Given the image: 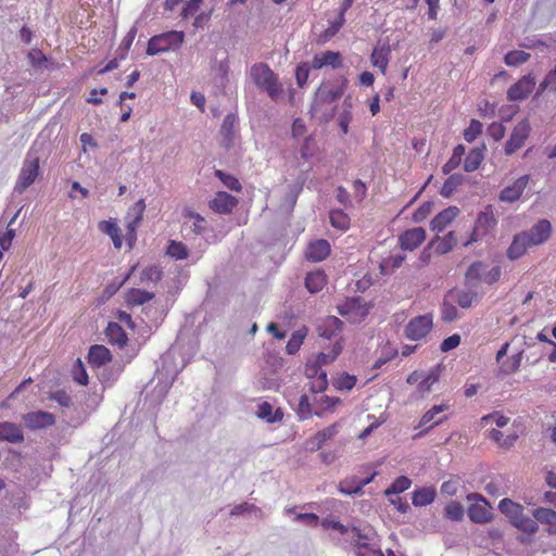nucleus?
<instances>
[{
	"label": "nucleus",
	"instance_id": "nucleus-23",
	"mask_svg": "<svg viewBox=\"0 0 556 556\" xmlns=\"http://www.w3.org/2000/svg\"><path fill=\"white\" fill-rule=\"evenodd\" d=\"M330 244L325 239L311 242L305 251V257L312 262H321L330 254Z\"/></svg>",
	"mask_w": 556,
	"mask_h": 556
},
{
	"label": "nucleus",
	"instance_id": "nucleus-35",
	"mask_svg": "<svg viewBox=\"0 0 556 556\" xmlns=\"http://www.w3.org/2000/svg\"><path fill=\"white\" fill-rule=\"evenodd\" d=\"M327 285V276L321 270L311 271L305 278V287L311 293H317Z\"/></svg>",
	"mask_w": 556,
	"mask_h": 556
},
{
	"label": "nucleus",
	"instance_id": "nucleus-26",
	"mask_svg": "<svg viewBox=\"0 0 556 556\" xmlns=\"http://www.w3.org/2000/svg\"><path fill=\"white\" fill-rule=\"evenodd\" d=\"M459 214V208L456 206H448L441 211L431 220V229L437 232H442L447 226H450Z\"/></svg>",
	"mask_w": 556,
	"mask_h": 556
},
{
	"label": "nucleus",
	"instance_id": "nucleus-4",
	"mask_svg": "<svg viewBox=\"0 0 556 556\" xmlns=\"http://www.w3.org/2000/svg\"><path fill=\"white\" fill-rule=\"evenodd\" d=\"M250 76L258 89L265 91L276 101L282 93V86L278 75L266 63H255L250 68Z\"/></svg>",
	"mask_w": 556,
	"mask_h": 556
},
{
	"label": "nucleus",
	"instance_id": "nucleus-21",
	"mask_svg": "<svg viewBox=\"0 0 556 556\" xmlns=\"http://www.w3.org/2000/svg\"><path fill=\"white\" fill-rule=\"evenodd\" d=\"M375 476L376 472L363 480H358L356 477L345 478L338 485L339 492L345 495L362 494L364 486L369 484Z\"/></svg>",
	"mask_w": 556,
	"mask_h": 556
},
{
	"label": "nucleus",
	"instance_id": "nucleus-37",
	"mask_svg": "<svg viewBox=\"0 0 556 556\" xmlns=\"http://www.w3.org/2000/svg\"><path fill=\"white\" fill-rule=\"evenodd\" d=\"M435 496V489L433 486H426L413 492L412 502L414 506H427L434 501Z\"/></svg>",
	"mask_w": 556,
	"mask_h": 556
},
{
	"label": "nucleus",
	"instance_id": "nucleus-3",
	"mask_svg": "<svg viewBox=\"0 0 556 556\" xmlns=\"http://www.w3.org/2000/svg\"><path fill=\"white\" fill-rule=\"evenodd\" d=\"M346 87L348 79L344 76L323 81L315 92L314 101L312 103L313 114H317L323 111L326 105H332L343 96Z\"/></svg>",
	"mask_w": 556,
	"mask_h": 556
},
{
	"label": "nucleus",
	"instance_id": "nucleus-32",
	"mask_svg": "<svg viewBox=\"0 0 556 556\" xmlns=\"http://www.w3.org/2000/svg\"><path fill=\"white\" fill-rule=\"evenodd\" d=\"M533 517L538 522L547 526V532L549 534H556V511L549 508L540 507L534 509Z\"/></svg>",
	"mask_w": 556,
	"mask_h": 556
},
{
	"label": "nucleus",
	"instance_id": "nucleus-29",
	"mask_svg": "<svg viewBox=\"0 0 556 556\" xmlns=\"http://www.w3.org/2000/svg\"><path fill=\"white\" fill-rule=\"evenodd\" d=\"M99 229L108 235L115 249L121 250L123 245L122 230L115 219L102 220L99 223Z\"/></svg>",
	"mask_w": 556,
	"mask_h": 556
},
{
	"label": "nucleus",
	"instance_id": "nucleus-57",
	"mask_svg": "<svg viewBox=\"0 0 556 556\" xmlns=\"http://www.w3.org/2000/svg\"><path fill=\"white\" fill-rule=\"evenodd\" d=\"M356 384V377L346 372L337 377L333 381V386L338 390H351Z\"/></svg>",
	"mask_w": 556,
	"mask_h": 556
},
{
	"label": "nucleus",
	"instance_id": "nucleus-59",
	"mask_svg": "<svg viewBox=\"0 0 556 556\" xmlns=\"http://www.w3.org/2000/svg\"><path fill=\"white\" fill-rule=\"evenodd\" d=\"M296 413L300 419H306L314 414V409L309 403V399L306 394H303L298 404Z\"/></svg>",
	"mask_w": 556,
	"mask_h": 556
},
{
	"label": "nucleus",
	"instance_id": "nucleus-2",
	"mask_svg": "<svg viewBox=\"0 0 556 556\" xmlns=\"http://www.w3.org/2000/svg\"><path fill=\"white\" fill-rule=\"evenodd\" d=\"M342 348V338H340L336 341L329 354L319 353L315 362H308L306 364L305 375L309 379V390L313 393H319L327 389V372L321 368V366L334 361L341 353Z\"/></svg>",
	"mask_w": 556,
	"mask_h": 556
},
{
	"label": "nucleus",
	"instance_id": "nucleus-47",
	"mask_svg": "<svg viewBox=\"0 0 556 556\" xmlns=\"http://www.w3.org/2000/svg\"><path fill=\"white\" fill-rule=\"evenodd\" d=\"M306 334H307V330L305 327L293 332L286 345L287 353L295 354L300 350L301 345L303 344V341H304Z\"/></svg>",
	"mask_w": 556,
	"mask_h": 556
},
{
	"label": "nucleus",
	"instance_id": "nucleus-40",
	"mask_svg": "<svg viewBox=\"0 0 556 556\" xmlns=\"http://www.w3.org/2000/svg\"><path fill=\"white\" fill-rule=\"evenodd\" d=\"M330 224L333 228L341 231H346L350 228L351 219L350 216L340 208L332 210L329 213Z\"/></svg>",
	"mask_w": 556,
	"mask_h": 556
},
{
	"label": "nucleus",
	"instance_id": "nucleus-11",
	"mask_svg": "<svg viewBox=\"0 0 556 556\" xmlns=\"http://www.w3.org/2000/svg\"><path fill=\"white\" fill-rule=\"evenodd\" d=\"M432 326V314L420 315L408 321L404 329V334L409 340L418 341L424 339L431 331Z\"/></svg>",
	"mask_w": 556,
	"mask_h": 556
},
{
	"label": "nucleus",
	"instance_id": "nucleus-55",
	"mask_svg": "<svg viewBox=\"0 0 556 556\" xmlns=\"http://www.w3.org/2000/svg\"><path fill=\"white\" fill-rule=\"evenodd\" d=\"M489 437L490 439L495 441L498 444V446L504 448L513 446L517 440L516 434L507 435L506 438H504L503 433L497 429H492L489 433Z\"/></svg>",
	"mask_w": 556,
	"mask_h": 556
},
{
	"label": "nucleus",
	"instance_id": "nucleus-49",
	"mask_svg": "<svg viewBox=\"0 0 556 556\" xmlns=\"http://www.w3.org/2000/svg\"><path fill=\"white\" fill-rule=\"evenodd\" d=\"M184 216L193 220L192 231L195 235H202L203 232H205L206 220L202 215H200L199 213H197L194 211L186 210L184 213Z\"/></svg>",
	"mask_w": 556,
	"mask_h": 556
},
{
	"label": "nucleus",
	"instance_id": "nucleus-60",
	"mask_svg": "<svg viewBox=\"0 0 556 556\" xmlns=\"http://www.w3.org/2000/svg\"><path fill=\"white\" fill-rule=\"evenodd\" d=\"M14 237V229L0 230V261L3 257V253L10 249Z\"/></svg>",
	"mask_w": 556,
	"mask_h": 556
},
{
	"label": "nucleus",
	"instance_id": "nucleus-43",
	"mask_svg": "<svg viewBox=\"0 0 556 556\" xmlns=\"http://www.w3.org/2000/svg\"><path fill=\"white\" fill-rule=\"evenodd\" d=\"M484 270L485 266L482 262L472 263L465 274V279L467 283L475 286L478 282H483Z\"/></svg>",
	"mask_w": 556,
	"mask_h": 556
},
{
	"label": "nucleus",
	"instance_id": "nucleus-56",
	"mask_svg": "<svg viewBox=\"0 0 556 556\" xmlns=\"http://www.w3.org/2000/svg\"><path fill=\"white\" fill-rule=\"evenodd\" d=\"M552 90L553 92H556V66L552 68L544 79L540 83L536 96L542 94L545 90Z\"/></svg>",
	"mask_w": 556,
	"mask_h": 556
},
{
	"label": "nucleus",
	"instance_id": "nucleus-54",
	"mask_svg": "<svg viewBox=\"0 0 556 556\" xmlns=\"http://www.w3.org/2000/svg\"><path fill=\"white\" fill-rule=\"evenodd\" d=\"M514 526L529 534L535 533L539 529L538 520L535 518L532 519L527 517L525 514L514 523Z\"/></svg>",
	"mask_w": 556,
	"mask_h": 556
},
{
	"label": "nucleus",
	"instance_id": "nucleus-46",
	"mask_svg": "<svg viewBox=\"0 0 556 556\" xmlns=\"http://www.w3.org/2000/svg\"><path fill=\"white\" fill-rule=\"evenodd\" d=\"M531 54L522 50L508 51L504 56V62L507 66H518L528 62Z\"/></svg>",
	"mask_w": 556,
	"mask_h": 556
},
{
	"label": "nucleus",
	"instance_id": "nucleus-33",
	"mask_svg": "<svg viewBox=\"0 0 556 556\" xmlns=\"http://www.w3.org/2000/svg\"><path fill=\"white\" fill-rule=\"evenodd\" d=\"M155 294L147 290L137 288L129 289L125 295V301L129 306H139L151 301Z\"/></svg>",
	"mask_w": 556,
	"mask_h": 556
},
{
	"label": "nucleus",
	"instance_id": "nucleus-9",
	"mask_svg": "<svg viewBox=\"0 0 556 556\" xmlns=\"http://www.w3.org/2000/svg\"><path fill=\"white\" fill-rule=\"evenodd\" d=\"M371 306L362 301L361 298L346 299L338 306L341 316L346 317L351 323H361L370 311Z\"/></svg>",
	"mask_w": 556,
	"mask_h": 556
},
{
	"label": "nucleus",
	"instance_id": "nucleus-22",
	"mask_svg": "<svg viewBox=\"0 0 556 556\" xmlns=\"http://www.w3.org/2000/svg\"><path fill=\"white\" fill-rule=\"evenodd\" d=\"M343 323L336 316H327L317 325V332L320 337L331 339L342 332Z\"/></svg>",
	"mask_w": 556,
	"mask_h": 556
},
{
	"label": "nucleus",
	"instance_id": "nucleus-17",
	"mask_svg": "<svg viewBox=\"0 0 556 556\" xmlns=\"http://www.w3.org/2000/svg\"><path fill=\"white\" fill-rule=\"evenodd\" d=\"M343 65V58L339 51H323L316 53L312 59V68L321 70L324 67H331L333 70L340 68Z\"/></svg>",
	"mask_w": 556,
	"mask_h": 556
},
{
	"label": "nucleus",
	"instance_id": "nucleus-6",
	"mask_svg": "<svg viewBox=\"0 0 556 556\" xmlns=\"http://www.w3.org/2000/svg\"><path fill=\"white\" fill-rule=\"evenodd\" d=\"M496 225L497 219L494 216L492 205L485 206V208L478 214L470 237L464 242V247H469L470 244L482 240Z\"/></svg>",
	"mask_w": 556,
	"mask_h": 556
},
{
	"label": "nucleus",
	"instance_id": "nucleus-48",
	"mask_svg": "<svg viewBox=\"0 0 556 556\" xmlns=\"http://www.w3.org/2000/svg\"><path fill=\"white\" fill-rule=\"evenodd\" d=\"M340 403L338 397H330L327 395H323L320 397V404L314 408V414L316 416H324L327 412H333L334 407Z\"/></svg>",
	"mask_w": 556,
	"mask_h": 556
},
{
	"label": "nucleus",
	"instance_id": "nucleus-1",
	"mask_svg": "<svg viewBox=\"0 0 556 556\" xmlns=\"http://www.w3.org/2000/svg\"><path fill=\"white\" fill-rule=\"evenodd\" d=\"M552 235V224L547 219H540L529 230L521 231L514 236L510 245L506 251L509 260L515 261L523 256L530 248L546 242Z\"/></svg>",
	"mask_w": 556,
	"mask_h": 556
},
{
	"label": "nucleus",
	"instance_id": "nucleus-18",
	"mask_svg": "<svg viewBox=\"0 0 556 556\" xmlns=\"http://www.w3.org/2000/svg\"><path fill=\"white\" fill-rule=\"evenodd\" d=\"M238 205V199L225 191H218L210 201V208L218 214H230Z\"/></svg>",
	"mask_w": 556,
	"mask_h": 556
},
{
	"label": "nucleus",
	"instance_id": "nucleus-34",
	"mask_svg": "<svg viewBox=\"0 0 556 556\" xmlns=\"http://www.w3.org/2000/svg\"><path fill=\"white\" fill-rule=\"evenodd\" d=\"M256 415L258 418L264 419L270 424L281 421L283 418L282 409L277 408L275 412H273V405L268 402H262L257 406Z\"/></svg>",
	"mask_w": 556,
	"mask_h": 556
},
{
	"label": "nucleus",
	"instance_id": "nucleus-38",
	"mask_svg": "<svg viewBox=\"0 0 556 556\" xmlns=\"http://www.w3.org/2000/svg\"><path fill=\"white\" fill-rule=\"evenodd\" d=\"M484 150L485 147L482 146L481 148H473L468 152L464 161V169L466 172L470 173L479 168L484 159Z\"/></svg>",
	"mask_w": 556,
	"mask_h": 556
},
{
	"label": "nucleus",
	"instance_id": "nucleus-13",
	"mask_svg": "<svg viewBox=\"0 0 556 556\" xmlns=\"http://www.w3.org/2000/svg\"><path fill=\"white\" fill-rule=\"evenodd\" d=\"M531 131L530 123L527 118L520 121L513 129L509 139L505 144V154L511 155L519 150L528 139Z\"/></svg>",
	"mask_w": 556,
	"mask_h": 556
},
{
	"label": "nucleus",
	"instance_id": "nucleus-28",
	"mask_svg": "<svg viewBox=\"0 0 556 556\" xmlns=\"http://www.w3.org/2000/svg\"><path fill=\"white\" fill-rule=\"evenodd\" d=\"M105 336L109 342L123 349L128 343V337L123 327L115 321H110L105 329Z\"/></svg>",
	"mask_w": 556,
	"mask_h": 556
},
{
	"label": "nucleus",
	"instance_id": "nucleus-50",
	"mask_svg": "<svg viewBox=\"0 0 556 556\" xmlns=\"http://www.w3.org/2000/svg\"><path fill=\"white\" fill-rule=\"evenodd\" d=\"M163 271L157 265H150L142 269L140 274L141 282H157L162 279Z\"/></svg>",
	"mask_w": 556,
	"mask_h": 556
},
{
	"label": "nucleus",
	"instance_id": "nucleus-27",
	"mask_svg": "<svg viewBox=\"0 0 556 556\" xmlns=\"http://www.w3.org/2000/svg\"><path fill=\"white\" fill-rule=\"evenodd\" d=\"M0 441L14 444L22 443L24 441L22 427L10 421L0 422Z\"/></svg>",
	"mask_w": 556,
	"mask_h": 556
},
{
	"label": "nucleus",
	"instance_id": "nucleus-39",
	"mask_svg": "<svg viewBox=\"0 0 556 556\" xmlns=\"http://www.w3.org/2000/svg\"><path fill=\"white\" fill-rule=\"evenodd\" d=\"M166 255L176 261H184L188 258L189 250L181 241L169 240L166 248Z\"/></svg>",
	"mask_w": 556,
	"mask_h": 556
},
{
	"label": "nucleus",
	"instance_id": "nucleus-10",
	"mask_svg": "<svg viewBox=\"0 0 556 556\" xmlns=\"http://www.w3.org/2000/svg\"><path fill=\"white\" fill-rule=\"evenodd\" d=\"M473 503L468 507V517L472 522L486 523L492 520L493 514L488 501L480 494L471 493L467 496Z\"/></svg>",
	"mask_w": 556,
	"mask_h": 556
},
{
	"label": "nucleus",
	"instance_id": "nucleus-45",
	"mask_svg": "<svg viewBox=\"0 0 556 556\" xmlns=\"http://www.w3.org/2000/svg\"><path fill=\"white\" fill-rule=\"evenodd\" d=\"M73 380L79 386L86 387L89 383V376L87 374L86 367L80 358H77L71 370Z\"/></svg>",
	"mask_w": 556,
	"mask_h": 556
},
{
	"label": "nucleus",
	"instance_id": "nucleus-12",
	"mask_svg": "<svg viewBox=\"0 0 556 556\" xmlns=\"http://www.w3.org/2000/svg\"><path fill=\"white\" fill-rule=\"evenodd\" d=\"M535 86L536 79L533 73L523 75L508 88L506 98L510 102L526 100L533 92Z\"/></svg>",
	"mask_w": 556,
	"mask_h": 556
},
{
	"label": "nucleus",
	"instance_id": "nucleus-16",
	"mask_svg": "<svg viewBox=\"0 0 556 556\" xmlns=\"http://www.w3.org/2000/svg\"><path fill=\"white\" fill-rule=\"evenodd\" d=\"M22 420L26 428L40 430L53 426L55 424V416L48 412L37 410L24 414Z\"/></svg>",
	"mask_w": 556,
	"mask_h": 556
},
{
	"label": "nucleus",
	"instance_id": "nucleus-63",
	"mask_svg": "<svg viewBox=\"0 0 556 556\" xmlns=\"http://www.w3.org/2000/svg\"><path fill=\"white\" fill-rule=\"evenodd\" d=\"M431 211H432V203L430 202H425L424 204H421L413 214V220L415 223H420L422 220H425L430 214H431Z\"/></svg>",
	"mask_w": 556,
	"mask_h": 556
},
{
	"label": "nucleus",
	"instance_id": "nucleus-58",
	"mask_svg": "<svg viewBox=\"0 0 556 556\" xmlns=\"http://www.w3.org/2000/svg\"><path fill=\"white\" fill-rule=\"evenodd\" d=\"M482 124L478 119H471L469 126L464 130V139L473 142L482 132Z\"/></svg>",
	"mask_w": 556,
	"mask_h": 556
},
{
	"label": "nucleus",
	"instance_id": "nucleus-19",
	"mask_svg": "<svg viewBox=\"0 0 556 556\" xmlns=\"http://www.w3.org/2000/svg\"><path fill=\"white\" fill-rule=\"evenodd\" d=\"M426 240V230L421 227H415L405 230L400 237L399 242L403 250L413 251Z\"/></svg>",
	"mask_w": 556,
	"mask_h": 556
},
{
	"label": "nucleus",
	"instance_id": "nucleus-31",
	"mask_svg": "<svg viewBox=\"0 0 556 556\" xmlns=\"http://www.w3.org/2000/svg\"><path fill=\"white\" fill-rule=\"evenodd\" d=\"M391 54V49L389 46H381V47H375L371 55L370 61L371 64L380 70V72L384 75L387 72V67L389 64Z\"/></svg>",
	"mask_w": 556,
	"mask_h": 556
},
{
	"label": "nucleus",
	"instance_id": "nucleus-20",
	"mask_svg": "<svg viewBox=\"0 0 556 556\" xmlns=\"http://www.w3.org/2000/svg\"><path fill=\"white\" fill-rule=\"evenodd\" d=\"M338 429L339 425L332 424L316 432L313 437L306 440V448L312 452L320 450L327 441L331 440L338 433Z\"/></svg>",
	"mask_w": 556,
	"mask_h": 556
},
{
	"label": "nucleus",
	"instance_id": "nucleus-24",
	"mask_svg": "<svg viewBox=\"0 0 556 556\" xmlns=\"http://www.w3.org/2000/svg\"><path fill=\"white\" fill-rule=\"evenodd\" d=\"M87 359L91 367L100 368L112 361V353L102 344H93L89 349Z\"/></svg>",
	"mask_w": 556,
	"mask_h": 556
},
{
	"label": "nucleus",
	"instance_id": "nucleus-14",
	"mask_svg": "<svg viewBox=\"0 0 556 556\" xmlns=\"http://www.w3.org/2000/svg\"><path fill=\"white\" fill-rule=\"evenodd\" d=\"M352 545L356 556H384L374 538L354 530Z\"/></svg>",
	"mask_w": 556,
	"mask_h": 556
},
{
	"label": "nucleus",
	"instance_id": "nucleus-25",
	"mask_svg": "<svg viewBox=\"0 0 556 556\" xmlns=\"http://www.w3.org/2000/svg\"><path fill=\"white\" fill-rule=\"evenodd\" d=\"M238 123V117L229 113L225 116L224 122L220 127L222 141L220 144L229 150L233 147L235 143V128Z\"/></svg>",
	"mask_w": 556,
	"mask_h": 556
},
{
	"label": "nucleus",
	"instance_id": "nucleus-61",
	"mask_svg": "<svg viewBox=\"0 0 556 556\" xmlns=\"http://www.w3.org/2000/svg\"><path fill=\"white\" fill-rule=\"evenodd\" d=\"M312 67V64L309 65L306 62L300 63L295 68V79L299 87H303L308 79L309 76V70Z\"/></svg>",
	"mask_w": 556,
	"mask_h": 556
},
{
	"label": "nucleus",
	"instance_id": "nucleus-51",
	"mask_svg": "<svg viewBox=\"0 0 556 556\" xmlns=\"http://www.w3.org/2000/svg\"><path fill=\"white\" fill-rule=\"evenodd\" d=\"M214 174L228 189L237 192L242 190V186L237 177L220 169H215Z\"/></svg>",
	"mask_w": 556,
	"mask_h": 556
},
{
	"label": "nucleus",
	"instance_id": "nucleus-62",
	"mask_svg": "<svg viewBox=\"0 0 556 556\" xmlns=\"http://www.w3.org/2000/svg\"><path fill=\"white\" fill-rule=\"evenodd\" d=\"M506 128L502 123L493 122L488 127V135L494 140L500 141L504 138Z\"/></svg>",
	"mask_w": 556,
	"mask_h": 556
},
{
	"label": "nucleus",
	"instance_id": "nucleus-44",
	"mask_svg": "<svg viewBox=\"0 0 556 556\" xmlns=\"http://www.w3.org/2000/svg\"><path fill=\"white\" fill-rule=\"evenodd\" d=\"M329 25L323 33L321 37L325 41L330 40L332 37H334L339 30L343 27L345 23V14L338 12V15L331 20L328 21Z\"/></svg>",
	"mask_w": 556,
	"mask_h": 556
},
{
	"label": "nucleus",
	"instance_id": "nucleus-15",
	"mask_svg": "<svg viewBox=\"0 0 556 556\" xmlns=\"http://www.w3.org/2000/svg\"><path fill=\"white\" fill-rule=\"evenodd\" d=\"M530 181L529 175L517 178L513 184L506 186L498 194V200L506 203H515L522 197Z\"/></svg>",
	"mask_w": 556,
	"mask_h": 556
},
{
	"label": "nucleus",
	"instance_id": "nucleus-52",
	"mask_svg": "<svg viewBox=\"0 0 556 556\" xmlns=\"http://www.w3.org/2000/svg\"><path fill=\"white\" fill-rule=\"evenodd\" d=\"M412 481L406 476L397 477L391 485L386 490V495L400 494L409 489Z\"/></svg>",
	"mask_w": 556,
	"mask_h": 556
},
{
	"label": "nucleus",
	"instance_id": "nucleus-5",
	"mask_svg": "<svg viewBox=\"0 0 556 556\" xmlns=\"http://www.w3.org/2000/svg\"><path fill=\"white\" fill-rule=\"evenodd\" d=\"M185 41V33L169 30L151 37L148 41L147 54L156 55L170 50L179 49Z\"/></svg>",
	"mask_w": 556,
	"mask_h": 556
},
{
	"label": "nucleus",
	"instance_id": "nucleus-8",
	"mask_svg": "<svg viewBox=\"0 0 556 556\" xmlns=\"http://www.w3.org/2000/svg\"><path fill=\"white\" fill-rule=\"evenodd\" d=\"M146 211V202L143 199L137 201L132 206L129 207L125 219H126V233L125 241L131 250L137 241V229L142 222L143 213Z\"/></svg>",
	"mask_w": 556,
	"mask_h": 556
},
{
	"label": "nucleus",
	"instance_id": "nucleus-30",
	"mask_svg": "<svg viewBox=\"0 0 556 556\" xmlns=\"http://www.w3.org/2000/svg\"><path fill=\"white\" fill-rule=\"evenodd\" d=\"M498 509L509 519L511 525L523 515V507L510 498H503L498 504Z\"/></svg>",
	"mask_w": 556,
	"mask_h": 556
},
{
	"label": "nucleus",
	"instance_id": "nucleus-64",
	"mask_svg": "<svg viewBox=\"0 0 556 556\" xmlns=\"http://www.w3.org/2000/svg\"><path fill=\"white\" fill-rule=\"evenodd\" d=\"M204 0H189L181 11V17L188 18L190 16H193L198 10L200 9V5L203 3Z\"/></svg>",
	"mask_w": 556,
	"mask_h": 556
},
{
	"label": "nucleus",
	"instance_id": "nucleus-42",
	"mask_svg": "<svg viewBox=\"0 0 556 556\" xmlns=\"http://www.w3.org/2000/svg\"><path fill=\"white\" fill-rule=\"evenodd\" d=\"M440 369L439 367L432 368L426 376L421 378L417 386L418 392L424 395L431 391L432 386L439 381Z\"/></svg>",
	"mask_w": 556,
	"mask_h": 556
},
{
	"label": "nucleus",
	"instance_id": "nucleus-7",
	"mask_svg": "<svg viewBox=\"0 0 556 556\" xmlns=\"http://www.w3.org/2000/svg\"><path fill=\"white\" fill-rule=\"evenodd\" d=\"M39 156L33 154L30 151L27 153L17 180L15 182L14 190L18 193H23L29 186H31L39 175Z\"/></svg>",
	"mask_w": 556,
	"mask_h": 556
},
{
	"label": "nucleus",
	"instance_id": "nucleus-53",
	"mask_svg": "<svg viewBox=\"0 0 556 556\" xmlns=\"http://www.w3.org/2000/svg\"><path fill=\"white\" fill-rule=\"evenodd\" d=\"M445 517L453 521H460L464 518V507L459 502L452 501L444 508Z\"/></svg>",
	"mask_w": 556,
	"mask_h": 556
},
{
	"label": "nucleus",
	"instance_id": "nucleus-41",
	"mask_svg": "<svg viewBox=\"0 0 556 556\" xmlns=\"http://www.w3.org/2000/svg\"><path fill=\"white\" fill-rule=\"evenodd\" d=\"M446 409H448V405H445V404L434 405L432 408H430L422 415V417L419 421V427H427L428 429H431L433 426L440 424L442 421V419H439L435 421H433V420L438 414H440Z\"/></svg>",
	"mask_w": 556,
	"mask_h": 556
},
{
	"label": "nucleus",
	"instance_id": "nucleus-36",
	"mask_svg": "<svg viewBox=\"0 0 556 556\" xmlns=\"http://www.w3.org/2000/svg\"><path fill=\"white\" fill-rule=\"evenodd\" d=\"M435 247L440 254L448 253L457 244V238L454 231H448L445 236H437L430 243Z\"/></svg>",
	"mask_w": 556,
	"mask_h": 556
}]
</instances>
